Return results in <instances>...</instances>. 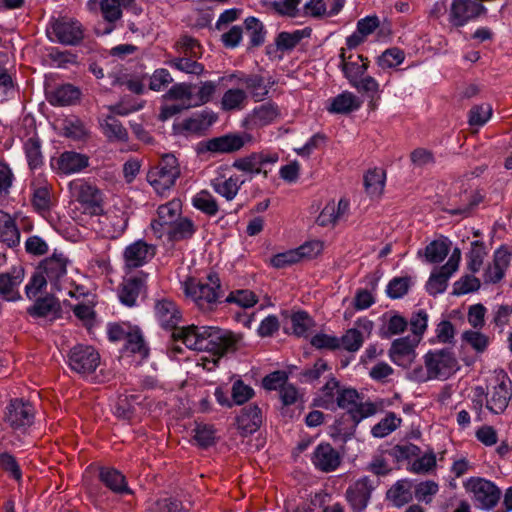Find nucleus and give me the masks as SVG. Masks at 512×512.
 Listing matches in <instances>:
<instances>
[{
	"instance_id": "obj_31",
	"label": "nucleus",
	"mask_w": 512,
	"mask_h": 512,
	"mask_svg": "<svg viewBox=\"0 0 512 512\" xmlns=\"http://www.w3.org/2000/svg\"><path fill=\"white\" fill-rule=\"evenodd\" d=\"M369 67V60L361 54H350V61L345 63L342 72L350 85H355L356 81L363 77Z\"/></svg>"
},
{
	"instance_id": "obj_60",
	"label": "nucleus",
	"mask_w": 512,
	"mask_h": 512,
	"mask_svg": "<svg viewBox=\"0 0 512 512\" xmlns=\"http://www.w3.org/2000/svg\"><path fill=\"white\" fill-rule=\"evenodd\" d=\"M47 283L48 279L37 266L29 282L25 286V294L27 298H35L43 289L46 288Z\"/></svg>"
},
{
	"instance_id": "obj_7",
	"label": "nucleus",
	"mask_w": 512,
	"mask_h": 512,
	"mask_svg": "<svg viewBox=\"0 0 512 512\" xmlns=\"http://www.w3.org/2000/svg\"><path fill=\"white\" fill-rule=\"evenodd\" d=\"M47 33L50 35L51 39L63 45L75 46L84 38V28L82 24L78 20L68 17H60L52 20Z\"/></svg>"
},
{
	"instance_id": "obj_12",
	"label": "nucleus",
	"mask_w": 512,
	"mask_h": 512,
	"mask_svg": "<svg viewBox=\"0 0 512 512\" xmlns=\"http://www.w3.org/2000/svg\"><path fill=\"white\" fill-rule=\"evenodd\" d=\"M376 484L377 481L370 479L368 476H363L349 485L345 496L353 512L365 510Z\"/></svg>"
},
{
	"instance_id": "obj_2",
	"label": "nucleus",
	"mask_w": 512,
	"mask_h": 512,
	"mask_svg": "<svg viewBox=\"0 0 512 512\" xmlns=\"http://www.w3.org/2000/svg\"><path fill=\"white\" fill-rule=\"evenodd\" d=\"M185 293L202 312L214 311L219 303L221 284L217 273H210L207 282L190 279L185 283Z\"/></svg>"
},
{
	"instance_id": "obj_25",
	"label": "nucleus",
	"mask_w": 512,
	"mask_h": 512,
	"mask_svg": "<svg viewBox=\"0 0 512 512\" xmlns=\"http://www.w3.org/2000/svg\"><path fill=\"white\" fill-rule=\"evenodd\" d=\"M228 78L229 80L236 78L238 83L246 87L255 101H262L269 92L263 76L259 74L233 73Z\"/></svg>"
},
{
	"instance_id": "obj_41",
	"label": "nucleus",
	"mask_w": 512,
	"mask_h": 512,
	"mask_svg": "<svg viewBox=\"0 0 512 512\" xmlns=\"http://www.w3.org/2000/svg\"><path fill=\"white\" fill-rule=\"evenodd\" d=\"M510 398L511 396L509 395L506 384L501 382L494 387L490 399L487 400L486 407L491 412L500 414L507 408Z\"/></svg>"
},
{
	"instance_id": "obj_57",
	"label": "nucleus",
	"mask_w": 512,
	"mask_h": 512,
	"mask_svg": "<svg viewBox=\"0 0 512 512\" xmlns=\"http://www.w3.org/2000/svg\"><path fill=\"white\" fill-rule=\"evenodd\" d=\"M32 205L34 209L43 214L51 209V192L48 186H40L36 188L32 196Z\"/></svg>"
},
{
	"instance_id": "obj_22",
	"label": "nucleus",
	"mask_w": 512,
	"mask_h": 512,
	"mask_svg": "<svg viewBox=\"0 0 512 512\" xmlns=\"http://www.w3.org/2000/svg\"><path fill=\"white\" fill-rule=\"evenodd\" d=\"M81 94V90L70 83L46 89V98L53 106L74 105L80 100Z\"/></svg>"
},
{
	"instance_id": "obj_42",
	"label": "nucleus",
	"mask_w": 512,
	"mask_h": 512,
	"mask_svg": "<svg viewBox=\"0 0 512 512\" xmlns=\"http://www.w3.org/2000/svg\"><path fill=\"white\" fill-rule=\"evenodd\" d=\"M460 199L462 204L447 209L450 215L468 217L471 211L482 201V197L479 194L468 191H464V193L460 195Z\"/></svg>"
},
{
	"instance_id": "obj_53",
	"label": "nucleus",
	"mask_w": 512,
	"mask_h": 512,
	"mask_svg": "<svg viewBox=\"0 0 512 512\" xmlns=\"http://www.w3.org/2000/svg\"><path fill=\"white\" fill-rule=\"evenodd\" d=\"M152 512H191L189 504H185L183 501L168 497L158 499L151 508Z\"/></svg>"
},
{
	"instance_id": "obj_58",
	"label": "nucleus",
	"mask_w": 512,
	"mask_h": 512,
	"mask_svg": "<svg viewBox=\"0 0 512 512\" xmlns=\"http://www.w3.org/2000/svg\"><path fill=\"white\" fill-rule=\"evenodd\" d=\"M225 301L235 303L243 308H250L258 302V297L251 290L240 289L230 292Z\"/></svg>"
},
{
	"instance_id": "obj_10",
	"label": "nucleus",
	"mask_w": 512,
	"mask_h": 512,
	"mask_svg": "<svg viewBox=\"0 0 512 512\" xmlns=\"http://www.w3.org/2000/svg\"><path fill=\"white\" fill-rule=\"evenodd\" d=\"M486 13V7L477 0H453L449 9V22L455 27H461Z\"/></svg>"
},
{
	"instance_id": "obj_21",
	"label": "nucleus",
	"mask_w": 512,
	"mask_h": 512,
	"mask_svg": "<svg viewBox=\"0 0 512 512\" xmlns=\"http://www.w3.org/2000/svg\"><path fill=\"white\" fill-rule=\"evenodd\" d=\"M355 324L357 328L348 329L346 333L339 338L340 347L342 346L349 352H356L361 348L364 342L363 332L369 336L374 326L373 322L367 318H360Z\"/></svg>"
},
{
	"instance_id": "obj_59",
	"label": "nucleus",
	"mask_w": 512,
	"mask_h": 512,
	"mask_svg": "<svg viewBox=\"0 0 512 512\" xmlns=\"http://www.w3.org/2000/svg\"><path fill=\"white\" fill-rule=\"evenodd\" d=\"M351 86L356 88L358 92L366 94L371 103L380 99L379 83L371 76L362 77L356 81L355 85Z\"/></svg>"
},
{
	"instance_id": "obj_62",
	"label": "nucleus",
	"mask_w": 512,
	"mask_h": 512,
	"mask_svg": "<svg viewBox=\"0 0 512 512\" xmlns=\"http://www.w3.org/2000/svg\"><path fill=\"white\" fill-rule=\"evenodd\" d=\"M233 405H242L254 396V390L241 379L234 381L231 390Z\"/></svg>"
},
{
	"instance_id": "obj_56",
	"label": "nucleus",
	"mask_w": 512,
	"mask_h": 512,
	"mask_svg": "<svg viewBox=\"0 0 512 512\" xmlns=\"http://www.w3.org/2000/svg\"><path fill=\"white\" fill-rule=\"evenodd\" d=\"M408 326V321L401 315L395 314L390 317L387 325L380 329L379 335L383 339H390L394 335L403 333Z\"/></svg>"
},
{
	"instance_id": "obj_29",
	"label": "nucleus",
	"mask_w": 512,
	"mask_h": 512,
	"mask_svg": "<svg viewBox=\"0 0 512 512\" xmlns=\"http://www.w3.org/2000/svg\"><path fill=\"white\" fill-rule=\"evenodd\" d=\"M99 479L114 493H130L125 476L114 468H101L99 471Z\"/></svg>"
},
{
	"instance_id": "obj_40",
	"label": "nucleus",
	"mask_w": 512,
	"mask_h": 512,
	"mask_svg": "<svg viewBox=\"0 0 512 512\" xmlns=\"http://www.w3.org/2000/svg\"><path fill=\"white\" fill-rule=\"evenodd\" d=\"M386 174L383 169H370L364 175V186L366 192L372 197H379L385 186Z\"/></svg>"
},
{
	"instance_id": "obj_18",
	"label": "nucleus",
	"mask_w": 512,
	"mask_h": 512,
	"mask_svg": "<svg viewBox=\"0 0 512 512\" xmlns=\"http://www.w3.org/2000/svg\"><path fill=\"white\" fill-rule=\"evenodd\" d=\"M418 342L419 339H411L409 336L395 339L389 349L391 361L398 366L409 367L416 356Z\"/></svg>"
},
{
	"instance_id": "obj_27",
	"label": "nucleus",
	"mask_w": 512,
	"mask_h": 512,
	"mask_svg": "<svg viewBox=\"0 0 512 512\" xmlns=\"http://www.w3.org/2000/svg\"><path fill=\"white\" fill-rule=\"evenodd\" d=\"M0 242L9 248H14L20 243V231L11 215L0 210Z\"/></svg>"
},
{
	"instance_id": "obj_17",
	"label": "nucleus",
	"mask_w": 512,
	"mask_h": 512,
	"mask_svg": "<svg viewBox=\"0 0 512 512\" xmlns=\"http://www.w3.org/2000/svg\"><path fill=\"white\" fill-rule=\"evenodd\" d=\"M69 260L62 253H53L50 257L43 259L38 268L43 272L51 285L57 290L60 289V281L67 273Z\"/></svg>"
},
{
	"instance_id": "obj_35",
	"label": "nucleus",
	"mask_w": 512,
	"mask_h": 512,
	"mask_svg": "<svg viewBox=\"0 0 512 512\" xmlns=\"http://www.w3.org/2000/svg\"><path fill=\"white\" fill-rule=\"evenodd\" d=\"M195 232L196 227L191 219L180 218L169 226L166 233L169 241L179 242L192 238Z\"/></svg>"
},
{
	"instance_id": "obj_55",
	"label": "nucleus",
	"mask_w": 512,
	"mask_h": 512,
	"mask_svg": "<svg viewBox=\"0 0 512 512\" xmlns=\"http://www.w3.org/2000/svg\"><path fill=\"white\" fill-rule=\"evenodd\" d=\"M291 324L293 333L298 336H306L313 327L314 321L305 311H298L291 315Z\"/></svg>"
},
{
	"instance_id": "obj_26",
	"label": "nucleus",
	"mask_w": 512,
	"mask_h": 512,
	"mask_svg": "<svg viewBox=\"0 0 512 512\" xmlns=\"http://www.w3.org/2000/svg\"><path fill=\"white\" fill-rule=\"evenodd\" d=\"M88 163V156L74 151L63 152L57 160L58 169L64 174L80 172Z\"/></svg>"
},
{
	"instance_id": "obj_64",
	"label": "nucleus",
	"mask_w": 512,
	"mask_h": 512,
	"mask_svg": "<svg viewBox=\"0 0 512 512\" xmlns=\"http://www.w3.org/2000/svg\"><path fill=\"white\" fill-rule=\"evenodd\" d=\"M462 340L478 353H483L489 344V338L485 334L474 330L465 331L462 334Z\"/></svg>"
},
{
	"instance_id": "obj_50",
	"label": "nucleus",
	"mask_w": 512,
	"mask_h": 512,
	"mask_svg": "<svg viewBox=\"0 0 512 512\" xmlns=\"http://www.w3.org/2000/svg\"><path fill=\"white\" fill-rule=\"evenodd\" d=\"M310 29L296 30L293 33L281 32L276 37L277 48L284 50H291L304 38L310 35Z\"/></svg>"
},
{
	"instance_id": "obj_46",
	"label": "nucleus",
	"mask_w": 512,
	"mask_h": 512,
	"mask_svg": "<svg viewBox=\"0 0 512 512\" xmlns=\"http://www.w3.org/2000/svg\"><path fill=\"white\" fill-rule=\"evenodd\" d=\"M193 206L202 213L215 216L219 211L216 199L207 190H201L192 199Z\"/></svg>"
},
{
	"instance_id": "obj_43",
	"label": "nucleus",
	"mask_w": 512,
	"mask_h": 512,
	"mask_svg": "<svg viewBox=\"0 0 512 512\" xmlns=\"http://www.w3.org/2000/svg\"><path fill=\"white\" fill-rule=\"evenodd\" d=\"M24 152L30 169H37L43 165L41 140L37 136L28 138L24 143Z\"/></svg>"
},
{
	"instance_id": "obj_63",
	"label": "nucleus",
	"mask_w": 512,
	"mask_h": 512,
	"mask_svg": "<svg viewBox=\"0 0 512 512\" xmlns=\"http://www.w3.org/2000/svg\"><path fill=\"white\" fill-rule=\"evenodd\" d=\"M410 285V277H395L389 282L387 286V294L392 299L401 298L408 293Z\"/></svg>"
},
{
	"instance_id": "obj_33",
	"label": "nucleus",
	"mask_w": 512,
	"mask_h": 512,
	"mask_svg": "<svg viewBox=\"0 0 512 512\" xmlns=\"http://www.w3.org/2000/svg\"><path fill=\"white\" fill-rule=\"evenodd\" d=\"M173 49L178 54L188 58H201L203 55V47L198 39L184 34L181 35L174 43Z\"/></svg>"
},
{
	"instance_id": "obj_13",
	"label": "nucleus",
	"mask_w": 512,
	"mask_h": 512,
	"mask_svg": "<svg viewBox=\"0 0 512 512\" xmlns=\"http://www.w3.org/2000/svg\"><path fill=\"white\" fill-rule=\"evenodd\" d=\"M157 248L144 240H136L123 252L124 269L132 271L150 262L156 255Z\"/></svg>"
},
{
	"instance_id": "obj_47",
	"label": "nucleus",
	"mask_w": 512,
	"mask_h": 512,
	"mask_svg": "<svg viewBox=\"0 0 512 512\" xmlns=\"http://www.w3.org/2000/svg\"><path fill=\"white\" fill-rule=\"evenodd\" d=\"M450 242L447 239L434 240L429 243L424 250V255L429 263H440L448 255Z\"/></svg>"
},
{
	"instance_id": "obj_5",
	"label": "nucleus",
	"mask_w": 512,
	"mask_h": 512,
	"mask_svg": "<svg viewBox=\"0 0 512 512\" xmlns=\"http://www.w3.org/2000/svg\"><path fill=\"white\" fill-rule=\"evenodd\" d=\"M254 142L255 139L250 133H227L199 142L197 151L198 153L232 154Z\"/></svg>"
},
{
	"instance_id": "obj_52",
	"label": "nucleus",
	"mask_w": 512,
	"mask_h": 512,
	"mask_svg": "<svg viewBox=\"0 0 512 512\" xmlns=\"http://www.w3.org/2000/svg\"><path fill=\"white\" fill-rule=\"evenodd\" d=\"M402 419L397 417L395 413L389 412L385 418L372 427L371 433L374 437L383 438L401 425Z\"/></svg>"
},
{
	"instance_id": "obj_37",
	"label": "nucleus",
	"mask_w": 512,
	"mask_h": 512,
	"mask_svg": "<svg viewBox=\"0 0 512 512\" xmlns=\"http://www.w3.org/2000/svg\"><path fill=\"white\" fill-rule=\"evenodd\" d=\"M216 115L212 112L203 111L193 117L183 120L181 129L189 133H201L216 121Z\"/></svg>"
},
{
	"instance_id": "obj_4",
	"label": "nucleus",
	"mask_w": 512,
	"mask_h": 512,
	"mask_svg": "<svg viewBox=\"0 0 512 512\" xmlns=\"http://www.w3.org/2000/svg\"><path fill=\"white\" fill-rule=\"evenodd\" d=\"M181 174L177 158L173 154H165L158 164L147 173V181L159 194L175 185Z\"/></svg>"
},
{
	"instance_id": "obj_54",
	"label": "nucleus",
	"mask_w": 512,
	"mask_h": 512,
	"mask_svg": "<svg viewBox=\"0 0 512 512\" xmlns=\"http://www.w3.org/2000/svg\"><path fill=\"white\" fill-rule=\"evenodd\" d=\"M405 59V53L403 50L397 47L386 49L378 58L377 64L382 69H390L394 68L400 64Z\"/></svg>"
},
{
	"instance_id": "obj_49",
	"label": "nucleus",
	"mask_w": 512,
	"mask_h": 512,
	"mask_svg": "<svg viewBox=\"0 0 512 512\" xmlns=\"http://www.w3.org/2000/svg\"><path fill=\"white\" fill-rule=\"evenodd\" d=\"M452 274L453 273H450L449 270H443L442 266L437 272L431 273L426 284L427 292L433 296L443 293L447 288L448 280Z\"/></svg>"
},
{
	"instance_id": "obj_20",
	"label": "nucleus",
	"mask_w": 512,
	"mask_h": 512,
	"mask_svg": "<svg viewBox=\"0 0 512 512\" xmlns=\"http://www.w3.org/2000/svg\"><path fill=\"white\" fill-rule=\"evenodd\" d=\"M146 274L124 278L118 286V297L120 302L133 307L137 303L138 297L146 290Z\"/></svg>"
},
{
	"instance_id": "obj_51",
	"label": "nucleus",
	"mask_w": 512,
	"mask_h": 512,
	"mask_svg": "<svg viewBox=\"0 0 512 512\" xmlns=\"http://www.w3.org/2000/svg\"><path fill=\"white\" fill-rule=\"evenodd\" d=\"M181 201L178 199H174L169 201L166 204L160 205L157 209L158 217L161 219L162 223L166 224L168 227L180 219L181 215Z\"/></svg>"
},
{
	"instance_id": "obj_24",
	"label": "nucleus",
	"mask_w": 512,
	"mask_h": 512,
	"mask_svg": "<svg viewBox=\"0 0 512 512\" xmlns=\"http://www.w3.org/2000/svg\"><path fill=\"white\" fill-rule=\"evenodd\" d=\"M237 427L241 434L246 436L256 432L263 423L261 409L256 404H250L242 408L240 415L236 418Z\"/></svg>"
},
{
	"instance_id": "obj_30",
	"label": "nucleus",
	"mask_w": 512,
	"mask_h": 512,
	"mask_svg": "<svg viewBox=\"0 0 512 512\" xmlns=\"http://www.w3.org/2000/svg\"><path fill=\"white\" fill-rule=\"evenodd\" d=\"M100 126L103 134L110 142H127L129 139L127 129L114 115L106 116Z\"/></svg>"
},
{
	"instance_id": "obj_9",
	"label": "nucleus",
	"mask_w": 512,
	"mask_h": 512,
	"mask_svg": "<svg viewBox=\"0 0 512 512\" xmlns=\"http://www.w3.org/2000/svg\"><path fill=\"white\" fill-rule=\"evenodd\" d=\"M68 363L71 370L86 376L99 366L100 355L92 346L76 345L69 352Z\"/></svg>"
},
{
	"instance_id": "obj_3",
	"label": "nucleus",
	"mask_w": 512,
	"mask_h": 512,
	"mask_svg": "<svg viewBox=\"0 0 512 512\" xmlns=\"http://www.w3.org/2000/svg\"><path fill=\"white\" fill-rule=\"evenodd\" d=\"M360 395L354 388H344L337 391L336 402L341 409L347 410L343 415L352 421L351 431L347 434L353 435L357 425L365 418L370 417L377 412V406L372 402H358Z\"/></svg>"
},
{
	"instance_id": "obj_11",
	"label": "nucleus",
	"mask_w": 512,
	"mask_h": 512,
	"mask_svg": "<svg viewBox=\"0 0 512 512\" xmlns=\"http://www.w3.org/2000/svg\"><path fill=\"white\" fill-rule=\"evenodd\" d=\"M473 493L477 505L483 509H491L497 505L501 490L491 481L483 478H471L466 485Z\"/></svg>"
},
{
	"instance_id": "obj_23",
	"label": "nucleus",
	"mask_w": 512,
	"mask_h": 512,
	"mask_svg": "<svg viewBox=\"0 0 512 512\" xmlns=\"http://www.w3.org/2000/svg\"><path fill=\"white\" fill-rule=\"evenodd\" d=\"M61 305L59 300L52 294H46L35 300L34 304L27 308V313L33 318L58 319L61 317Z\"/></svg>"
},
{
	"instance_id": "obj_45",
	"label": "nucleus",
	"mask_w": 512,
	"mask_h": 512,
	"mask_svg": "<svg viewBox=\"0 0 512 512\" xmlns=\"http://www.w3.org/2000/svg\"><path fill=\"white\" fill-rule=\"evenodd\" d=\"M124 349L132 354H138L141 358H146L149 355V348L147 347L143 335L138 327H134L126 338Z\"/></svg>"
},
{
	"instance_id": "obj_6",
	"label": "nucleus",
	"mask_w": 512,
	"mask_h": 512,
	"mask_svg": "<svg viewBox=\"0 0 512 512\" xmlns=\"http://www.w3.org/2000/svg\"><path fill=\"white\" fill-rule=\"evenodd\" d=\"M426 379H448L458 369V361L450 349L429 351L424 356Z\"/></svg>"
},
{
	"instance_id": "obj_61",
	"label": "nucleus",
	"mask_w": 512,
	"mask_h": 512,
	"mask_svg": "<svg viewBox=\"0 0 512 512\" xmlns=\"http://www.w3.org/2000/svg\"><path fill=\"white\" fill-rule=\"evenodd\" d=\"M492 116L490 104L474 105L468 113L470 126H483Z\"/></svg>"
},
{
	"instance_id": "obj_14",
	"label": "nucleus",
	"mask_w": 512,
	"mask_h": 512,
	"mask_svg": "<svg viewBox=\"0 0 512 512\" xmlns=\"http://www.w3.org/2000/svg\"><path fill=\"white\" fill-rule=\"evenodd\" d=\"M34 408L29 402L22 399H12L6 407L5 421L13 429H22L29 427L34 421Z\"/></svg>"
},
{
	"instance_id": "obj_19",
	"label": "nucleus",
	"mask_w": 512,
	"mask_h": 512,
	"mask_svg": "<svg viewBox=\"0 0 512 512\" xmlns=\"http://www.w3.org/2000/svg\"><path fill=\"white\" fill-rule=\"evenodd\" d=\"M75 189L76 200L82 205L85 212L90 215H101L103 213L102 193L97 187L89 183H81Z\"/></svg>"
},
{
	"instance_id": "obj_48",
	"label": "nucleus",
	"mask_w": 512,
	"mask_h": 512,
	"mask_svg": "<svg viewBox=\"0 0 512 512\" xmlns=\"http://www.w3.org/2000/svg\"><path fill=\"white\" fill-rule=\"evenodd\" d=\"M193 84L187 82L176 83L163 95L169 101H181V103H193Z\"/></svg>"
},
{
	"instance_id": "obj_16",
	"label": "nucleus",
	"mask_w": 512,
	"mask_h": 512,
	"mask_svg": "<svg viewBox=\"0 0 512 512\" xmlns=\"http://www.w3.org/2000/svg\"><path fill=\"white\" fill-rule=\"evenodd\" d=\"M340 453L327 442L320 443L315 449L311 457L314 467L324 473L335 471L341 464Z\"/></svg>"
},
{
	"instance_id": "obj_34",
	"label": "nucleus",
	"mask_w": 512,
	"mask_h": 512,
	"mask_svg": "<svg viewBox=\"0 0 512 512\" xmlns=\"http://www.w3.org/2000/svg\"><path fill=\"white\" fill-rule=\"evenodd\" d=\"M248 103V94L240 88H230L224 92L220 105L221 109L226 112L240 111L246 107Z\"/></svg>"
},
{
	"instance_id": "obj_44",
	"label": "nucleus",
	"mask_w": 512,
	"mask_h": 512,
	"mask_svg": "<svg viewBox=\"0 0 512 512\" xmlns=\"http://www.w3.org/2000/svg\"><path fill=\"white\" fill-rule=\"evenodd\" d=\"M280 116L279 107L274 103H265L256 107L252 113L255 124L265 126L275 121Z\"/></svg>"
},
{
	"instance_id": "obj_1",
	"label": "nucleus",
	"mask_w": 512,
	"mask_h": 512,
	"mask_svg": "<svg viewBox=\"0 0 512 512\" xmlns=\"http://www.w3.org/2000/svg\"><path fill=\"white\" fill-rule=\"evenodd\" d=\"M154 313L161 328L172 331V338L175 341H182L189 349L207 351L216 356L217 358L213 359L214 366L222 356L235 352L242 339L241 335L218 327H179L178 324L183 320L182 312L170 298L157 299Z\"/></svg>"
},
{
	"instance_id": "obj_28",
	"label": "nucleus",
	"mask_w": 512,
	"mask_h": 512,
	"mask_svg": "<svg viewBox=\"0 0 512 512\" xmlns=\"http://www.w3.org/2000/svg\"><path fill=\"white\" fill-rule=\"evenodd\" d=\"M243 184L244 180H240L238 175H232L229 178L220 176L211 181V186L214 191L228 201L235 198Z\"/></svg>"
},
{
	"instance_id": "obj_15",
	"label": "nucleus",
	"mask_w": 512,
	"mask_h": 512,
	"mask_svg": "<svg viewBox=\"0 0 512 512\" xmlns=\"http://www.w3.org/2000/svg\"><path fill=\"white\" fill-rule=\"evenodd\" d=\"M25 277L24 268L14 266L8 272L0 273V298L4 301L15 302L20 300L19 286Z\"/></svg>"
},
{
	"instance_id": "obj_32",
	"label": "nucleus",
	"mask_w": 512,
	"mask_h": 512,
	"mask_svg": "<svg viewBox=\"0 0 512 512\" xmlns=\"http://www.w3.org/2000/svg\"><path fill=\"white\" fill-rule=\"evenodd\" d=\"M361 103L351 92L344 91L330 100L327 110L334 114H349L357 110Z\"/></svg>"
},
{
	"instance_id": "obj_8",
	"label": "nucleus",
	"mask_w": 512,
	"mask_h": 512,
	"mask_svg": "<svg viewBox=\"0 0 512 512\" xmlns=\"http://www.w3.org/2000/svg\"><path fill=\"white\" fill-rule=\"evenodd\" d=\"M278 161L279 155L277 152L262 150L259 152H252L244 157L237 158L233 162L232 167L244 173L251 175L261 174L264 178H267L268 171L264 169V167L267 164L274 165Z\"/></svg>"
},
{
	"instance_id": "obj_38",
	"label": "nucleus",
	"mask_w": 512,
	"mask_h": 512,
	"mask_svg": "<svg viewBox=\"0 0 512 512\" xmlns=\"http://www.w3.org/2000/svg\"><path fill=\"white\" fill-rule=\"evenodd\" d=\"M411 488L412 483L409 480H399L387 491V498L391 500L395 506L402 507L413 498Z\"/></svg>"
},
{
	"instance_id": "obj_39",
	"label": "nucleus",
	"mask_w": 512,
	"mask_h": 512,
	"mask_svg": "<svg viewBox=\"0 0 512 512\" xmlns=\"http://www.w3.org/2000/svg\"><path fill=\"white\" fill-rule=\"evenodd\" d=\"M244 27L249 37L248 49L256 48L264 44L266 31L263 23L256 17H248L244 21Z\"/></svg>"
},
{
	"instance_id": "obj_36",
	"label": "nucleus",
	"mask_w": 512,
	"mask_h": 512,
	"mask_svg": "<svg viewBox=\"0 0 512 512\" xmlns=\"http://www.w3.org/2000/svg\"><path fill=\"white\" fill-rule=\"evenodd\" d=\"M199 58H188L183 56H174L166 61L171 68L185 74L200 76L204 73L205 67L198 62Z\"/></svg>"
}]
</instances>
